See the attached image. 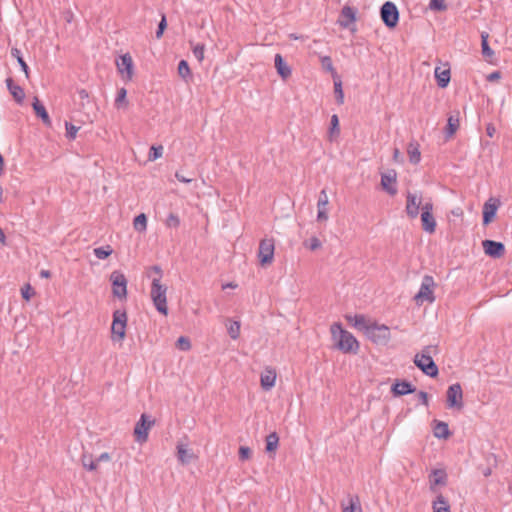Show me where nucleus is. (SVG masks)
Listing matches in <instances>:
<instances>
[{"label": "nucleus", "mask_w": 512, "mask_h": 512, "mask_svg": "<svg viewBox=\"0 0 512 512\" xmlns=\"http://www.w3.org/2000/svg\"><path fill=\"white\" fill-rule=\"evenodd\" d=\"M354 327L374 343H386L390 339V330L385 325H378L363 315L354 316Z\"/></svg>", "instance_id": "nucleus-1"}, {"label": "nucleus", "mask_w": 512, "mask_h": 512, "mask_svg": "<svg viewBox=\"0 0 512 512\" xmlns=\"http://www.w3.org/2000/svg\"><path fill=\"white\" fill-rule=\"evenodd\" d=\"M152 271H154L158 275V277L153 278L152 280L150 291L151 299L156 310L163 315H167V287L165 285H162L160 282V279L162 277V270L159 266H153Z\"/></svg>", "instance_id": "nucleus-2"}, {"label": "nucleus", "mask_w": 512, "mask_h": 512, "mask_svg": "<svg viewBox=\"0 0 512 512\" xmlns=\"http://www.w3.org/2000/svg\"><path fill=\"white\" fill-rule=\"evenodd\" d=\"M330 332L335 348L343 352H350L352 350V334L344 330L341 323H333L330 327Z\"/></svg>", "instance_id": "nucleus-3"}, {"label": "nucleus", "mask_w": 512, "mask_h": 512, "mask_svg": "<svg viewBox=\"0 0 512 512\" xmlns=\"http://www.w3.org/2000/svg\"><path fill=\"white\" fill-rule=\"evenodd\" d=\"M435 288L436 283L432 276L425 275L422 279L419 291L414 296V302L417 306H422L424 303H433L435 301Z\"/></svg>", "instance_id": "nucleus-4"}, {"label": "nucleus", "mask_w": 512, "mask_h": 512, "mask_svg": "<svg viewBox=\"0 0 512 512\" xmlns=\"http://www.w3.org/2000/svg\"><path fill=\"white\" fill-rule=\"evenodd\" d=\"M430 347H426L421 353L416 354L414 358L415 365L430 377L438 375V368L430 356Z\"/></svg>", "instance_id": "nucleus-5"}, {"label": "nucleus", "mask_w": 512, "mask_h": 512, "mask_svg": "<svg viewBox=\"0 0 512 512\" xmlns=\"http://www.w3.org/2000/svg\"><path fill=\"white\" fill-rule=\"evenodd\" d=\"M127 325V314L124 310H116L113 313V321L111 326L112 340L122 341L125 338Z\"/></svg>", "instance_id": "nucleus-6"}, {"label": "nucleus", "mask_w": 512, "mask_h": 512, "mask_svg": "<svg viewBox=\"0 0 512 512\" xmlns=\"http://www.w3.org/2000/svg\"><path fill=\"white\" fill-rule=\"evenodd\" d=\"M112 284V294L114 297L123 300L127 298V279L126 276L120 271H113L110 275Z\"/></svg>", "instance_id": "nucleus-7"}, {"label": "nucleus", "mask_w": 512, "mask_h": 512, "mask_svg": "<svg viewBox=\"0 0 512 512\" xmlns=\"http://www.w3.org/2000/svg\"><path fill=\"white\" fill-rule=\"evenodd\" d=\"M380 16L384 24L390 29L395 28L399 22L398 8L391 1H387L382 5Z\"/></svg>", "instance_id": "nucleus-8"}, {"label": "nucleus", "mask_w": 512, "mask_h": 512, "mask_svg": "<svg viewBox=\"0 0 512 512\" xmlns=\"http://www.w3.org/2000/svg\"><path fill=\"white\" fill-rule=\"evenodd\" d=\"M275 244L272 238H264L259 243L258 258L262 266L271 264L274 259Z\"/></svg>", "instance_id": "nucleus-9"}, {"label": "nucleus", "mask_w": 512, "mask_h": 512, "mask_svg": "<svg viewBox=\"0 0 512 512\" xmlns=\"http://www.w3.org/2000/svg\"><path fill=\"white\" fill-rule=\"evenodd\" d=\"M421 225L422 229L429 234H433L436 231L437 223L433 215L432 202H426L422 206Z\"/></svg>", "instance_id": "nucleus-10"}, {"label": "nucleus", "mask_w": 512, "mask_h": 512, "mask_svg": "<svg viewBox=\"0 0 512 512\" xmlns=\"http://www.w3.org/2000/svg\"><path fill=\"white\" fill-rule=\"evenodd\" d=\"M447 406L449 408H456L461 410L463 408V391L459 383H455L448 387L447 392Z\"/></svg>", "instance_id": "nucleus-11"}, {"label": "nucleus", "mask_w": 512, "mask_h": 512, "mask_svg": "<svg viewBox=\"0 0 512 512\" xmlns=\"http://www.w3.org/2000/svg\"><path fill=\"white\" fill-rule=\"evenodd\" d=\"M154 420H149L146 414H142L140 420L136 423L134 434L136 440L140 443L146 442L148 439V431L153 426Z\"/></svg>", "instance_id": "nucleus-12"}, {"label": "nucleus", "mask_w": 512, "mask_h": 512, "mask_svg": "<svg viewBox=\"0 0 512 512\" xmlns=\"http://www.w3.org/2000/svg\"><path fill=\"white\" fill-rule=\"evenodd\" d=\"M116 66L118 72L125 78V80L130 81L133 77V60L129 53L121 55L117 61Z\"/></svg>", "instance_id": "nucleus-13"}, {"label": "nucleus", "mask_w": 512, "mask_h": 512, "mask_svg": "<svg viewBox=\"0 0 512 512\" xmlns=\"http://www.w3.org/2000/svg\"><path fill=\"white\" fill-rule=\"evenodd\" d=\"M381 187L391 196L397 194V172L395 170H389L385 173H382Z\"/></svg>", "instance_id": "nucleus-14"}, {"label": "nucleus", "mask_w": 512, "mask_h": 512, "mask_svg": "<svg viewBox=\"0 0 512 512\" xmlns=\"http://www.w3.org/2000/svg\"><path fill=\"white\" fill-rule=\"evenodd\" d=\"M422 199L417 194L408 192L406 195V206L405 211L409 218L415 219L418 214L420 208L422 209Z\"/></svg>", "instance_id": "nucleus-15"}, {"label": "nucleus", "mask_w": 512, "mask_h": 512, "mask_svg": "<svg viewBox=\"0 0 512 512\" xmlns=\"http://www.w3.org/2000/svg\"><path fill=\"white\" fill-rule=\"evenodd\" d=\"M484 253L492 258H501L505 253V246L501 242L484 240L482 242Z\"/></svg>", "instance_id": "nucleus-16"}, {"label": "nucleus", "mask_w": 512, "mask_h": 512, "mask_svg": "<svg viewBox=\"0 0 512 512\" xmlns=\"http://www.w3.org/2000/svg\"><path fill=\"white\" fill-rule=\"evenodd\" d=\"M447 483V474L442 469H436L429 475V485L433 492H437L438 487L445 486Z\"/></svg>", "instance_id": "nucleus-17"}, {"label": "nucleus", "mask_w": 512, "mask_h": 512, "mask_svg": "<svg viewBox=\"0 0 512 512\" xmlns=\"http://www.w3.org/2000/svg\"><path fill=\"white\" fill-rule=\"evenodd\" d=\"M276 377L275 369L266 367L260 376V384L262 389L265 391L271 390L275 386Z\"/></svg>", "instance_id": "nucleus-18"}, {"label": "nucleus", "mask_w": 512, "mask_h": 512, "mask_svg": "<svg viewBox=\"0 0 512 512\" xmlns=\"http://www.w3.org/2000/svg\"><path fill=\"white\" fill-rule=\"evenodd\" d=\"M499 206V201L494 198H490L485 202L483 206V223L489 224L496 216V212Z\"/></svg>", "instance_id": "nucleus-19"}, {"label": "nucleus", "mask_w": 512, "mask_h": 512, "mask_svg": "<svg viewBox=\"0 0 512 512\" xmlns=\"http://www.w3.org/2000/svg\"><path fill=\"white\" fill-rule=\"evenodd\" d=\"M6 86L14 100L21 104L25 98V92L21 86L15 84L12 78L6 79Z\"/></svg>", "instance_id": "nucleus-20"}, {"label": "nucleus", "mask_w": 512, "mask_h": 512, "mask_svg": "<svg viewBox=\"0 0 512 512\" xmlns=\"http://www.w3.org/2000/svg\"><path fill=\"white\" fill-rule=\"evenodd\" d=\"M32 107L35 112V114L42 120V122L50 126L51 125V119L50 116L45 108V106L40 102V100L37 97H34L32 102Z\"/></svg>", "instance_id": "nucleus-21"}, {"label": "nucleus", "mask_w": 512, "mask_h": 512, "mask_svg": "<svg viewBox=\"0 0 512 512\" xmlns=\"http://www.w3.org/2000/svg\"><path fill=\"white\" fill-rule=\"evenodd\" d=\"M177 458L179 462L183 465H186L191 462L192 459L195 458L192 450L188 448L186 444L178 443L177 444Z\"/></svg>", "instance_id": "nucleus-22"}, {"label": "nucleus", "mask_w": 512, "mask_h": 512, "mask_svg": "<svg viewBox=\"0 0 512 512\" xmlns=\"http://www.w3.org/2000/svg\"><path fill=\"white\" fill-rule=\"evenodd\" d=\"M275 68L282 79H287L291 76V68L286 64L281 54H276L274 58Z\"/></svg>", "instance_id": "nucleus-23"}, {"label": "nucleus", "mask_w": 512, "mask_h": 512, "mask_svg": "<svg viewBox=\"0 0 512 512\" xmlns=\"http://www.w3.org/2000/svg\"><path fill=\"white\" fill-rule=\"evenodd\" d=\"M433 434L439 439H448L451 435L448 424L437 420L433 422Z\"/></svg>", "instance_id": "nucleus-24"}, {"label": "nucleus", "mask_w": 512, "mask_h": 512, "mask_svg": "<svg viewBox=\"0 0 512 512\" xmlns=\"http://www.w3.org/2000/svg\"><path fill=\"white\" fill-rule=\"evenodd\" d=\"M435 78L437 80L438 86L445 88L450 82V68L446 66L444 68L436 67Z\"/></svg>", "instance_id": "nucleus-25"}, {"label": "nucleus", "mask_w": 512, "mask_h": 512, "mask_svg": "<svg viewBox=\"0 0 512 512\" xmlns=\"http://www.w3.org/2000/svg\"><path fill=\"white\" fill-rule=\"evenodd\" d=\"M407 154L409 157V161L412 164H418L421 160V152L419 148V144L416 142H411L407 146Z\"/></svg>", "instance_id": "nucleus-26"}, {"label": "nucleus", "mask_w": 512, "mask_h": 512, "mask_svg": "<svg viewBox=\"0 0 512 512\" xmlns=\"http://www.w3.org/2000/svg\"><path fill=\"white\" fill-rule=\"evenodd\" d=\"M459 126H460V117H459V112H457L455 115H451L448 118L447 127H446V133H447L448 138L453 137V135L459 129Z\"/></svg>", "instance_id": "nucleus-27"}, {"label": "nucleus", "mask_w": 512, "mask_h": 512, "mask_svg": "<svg viewBox=\"0 0 512 512\" xmlns=\"http://www.w3.org/2000/svg\"><path fill=\"white\" fill-rule=\"evenodd\" d=\"M488 37V33L483 32L481 34L482 54L488 62L493 63L494 51L489 47Z\"/></svg>", "instance_id": "nucleus-28"}, {"label": "nucleus", "mask_w": 512, "mask_h": 512, "mask_svg": "<svg viewBox=\"0 0 512 512\" xmlns=\"http://www.w3.org/2000/svg\"><path fill=\"white\" fill-rule=\"evenodd\" d=\"M414 389L412 388V385L409 382L402 381V382H396L392 386V392L395 396H402L409 393H412Z\"/></svg>", "instance_id": "nucleus-29"}, {"label": "nucleus", "mask_w": 512, "mask_h": 512, "mask_svg": "<svg viewBox=\"0 0 512 512\" xmlns=\"http://www.w3.org/2000/svg\"><path fill=\"white\" fill-rule=\"evenodd\" d=\"M433 512H450V506L443 495H438L432 504Z\"/></svg>", "instance_id": "nucleus-30"}, {"label": "nucleus", "mask_w": 512, "mask_h": 512, "mask_svg": "<svg viewBox=\"0 0 512 512\" xmlns=\"http://www.w3.org/2000/svg\"><path fill=\"white\" fill-rule=\"evenodd\" d=\"M340 134L339 119L336 114H333L330 120V128L328 132V138L330 141H334Z\"/></svg>", "instance_id": "nucleus-31"}, {"label": "nucleus", "mask_w": 512, "mask_h": 512, "mask_svg": "<svg viewBox=\"0 0 512 512\" xmlns=\"http://www.w3.org/2000/svg\"><path fill=\"white\" fill-rule=\"evenodd\" d=\"M342 27H348L352 23V7L346 5L342 9V14L337 21Z\"/></svg>", "instance_id": "nucleus-32"}, {"label": "nucleus", "mask_w": 512, "mask_h": 512, "mask_svg": "<svg viewBox=\"0 0 512 512\" xmlns=\"http://www.w3.org/2000/svg\"><path fill=\"white\" fill-rule=\"evenodd\" d=\"M11 55L17 60L21 70L25 73L26 78L29 77V67L22 57V53L18 48L11 49Z\"/></svg>", "instance_id": "nucleus-33"}, {"label": "nucleus", "mask_w": 512, "mask_h": 512, "mask_svg": "<svg viewBox=\"0 0 512 512\" xmlns=\"http://www.w3.org/2000/svg\"><path fill=\"white\" fill-rule=\"evenodd\" d=\"M279 444V437L276 432H272L266 437V451L274 452Z\"/></svg>", "instance_id": "nucleus-34"}, {"label": "nucleus", "mask_w": 512, "mask_h": 512, "mask_svg": "<svg viewBox=\"0 0 512 512\" xmlns=\"http://www.w3.org/2000/svg\"><path fill=\"white\" fill-rule=\"evenodd\" d=\"M134 229L143 232L147 229V217L145 214L141 213L136 216L133 220Z\"/></svg>", "instance_id": "nucleus-35"}, {"label": "nucleus", "mask_w": 512, "mask_h": 512, "mask_svg": "<svg viewBox=\"0 0 512 512\" xmlns=\"http://www.w3.org/2000/svg\"><path fill=\"white\" fill-rule=\"evenodd\" d=\"M93 253L98 259L103 260V259H106L107 257H109L113 253V249L111 248L110 245H106V246L95 248L93 250Z\"/></svg>", "instance_id": "nucleus-36"}, {"label": "nucleus", "mask_w": 512, "mask_h": 512, "mask_svg": "<svg viewBox=\"0 0 512 512\" xmlns=\"http://www.w3.org/2000/svg\"><path fill=\"white\" fill-rule=\"evenodd\" d=\"M178 74L179 76L184 79L188 80L191 77V71L190 67L188 65V62L186 60H181L178 64Z\"/></svg>", "instance_id": "nucleus-37"}, {"label": "nucleus", "mask_w": 512, "mask_h": 512, "mask_svg": "<svg viewBox=\"0 0 512 512\" xmlns=\"http://www.w3.org/2000/svg\"><path fill=\"white\" fill-rule=\"evenodd\" d=\"M127 90L125 88H120L117 91V96L115 98V106L117 108H120L121 106H126L128 104L127 102Z\"/></svg>", "instance_id": "nucleus-38"}, {"label": "nucleus", "mask_w": 512, "mask_h": 512, "mask_svg": "<svg viewBox=\"0 0 512 512\" xmlns=\"http://www.w3.org/2000/svg\"><path fill=\"white\" fill-rule=\"evenodd\" d=\"M328 220V205L317 203V221L322 223Z\"/></svg>", "instance_id": "nucleus-39"}, {"label": "nucleus", "mask_w": 512, "mask_h": 512, "mask_svg": "<svg viewBox=\"0 0 512 512\" xmlns=\"http://www.w3.org/2000/svg\"><path fill=\"white\" fill-rule=\"evenodd\" d=\"M81 461H82V465L85 469H87L89 471L96 470L98 463L96 462V459L93 460L90 455H83Z\"/></svg>", "instance_id": "nucleus-40"}, {"label": "nucleus", "mask_w": 512, "mask_h": 512, "mask_svg": "<svg viewBox=\"0 0 512 512\" xmlns=\"http://www.w3.org/2000/svg\"><path fill=\"white\" fill-rule=\"evenodd\" d=\"M163 154V146L162 145H158V146H151L150 148V151H149V154H148V159L150 161H155L157 160L158 158H160Z\"/></svg>", "instance_id": "nucleus-41"}, {"label": "nucleus", "mask_w": 512, "mask_h": 512, "mask_svg": "<svg viewBox=\"0 0 512 512\" xmlns=\"http://www.w3.org/2000/svg\"><path fill=\"white\" fill-rule=\"evenodd\" d=\"M65 128H66V137L69 140H74L77 136L79 129H80V127L75 126L70 122H65Z\"/></svg>", "instance_id": "nucleus-42"}, {"label": "nucleus", "mask_w": 512, "mask_h": 512, "mask_svg": "<svg viewBox=\"0 0 512 512\" xmlns=\"http://www.w3.org/2000/svg\"><path fill=\"white\" fill-rule=\"evenodd\" d=\"M227 330L232 339H237L240 335V323L238 321L232 322Z\"/></svg>", "instance_id": "nucleus-43"}, {"label": "nucleus", "mask_w": 512, "mask_h": 512, "mask_svg": "<svg viewBox=\"0 0 512 512\" xmlns=\"http://www.w3.org/2000/svg\"><path fill=\"white\" fill-rule=\"evenodd\" d=\"M334 92H335L337 103L338 104H343L344 94H343V90H342V83H341V81H335L334 82Z\"/></svg>", "instance_id": "nucleus-44"}, {"label": "nucleus", "mask_w": 512, "mask_h": 512, "mask_svg": "<svg viewBox=\"0 0 512 512\" xmlns=\"http://www.w3.org/2000/svg\"><path fill=\"white\" fill-rule=\"evenodd\" d=\"M176 346L182 351H188L191 348V343L187 337L181 336L178 338Z\"/></svg>", "instance_id": "nucleus-45"}, {"label": "nucleus", "mask_w": 512, "mask_h": 512, "mask_svg": "<svg viewBox=\"0 0 512 512\" xmlns=\"http://www.w3.org/2000/svg\"><path fill=\"white\" fill-rule=\"evenodd\" d=\"M429 7L436 11H444L447 8L445 0H430Z\"/></svg>", "instance_id": "nucleus-46"}, {"label": "nucleus", "mask_w": 512, "mask_h": 512, "mask_svg": "<svg viewBox=\"0 0 512 512\" xmlns=\"http://www.w3.org/2000/svg\"><path fill=\"white\" fill-rule=\"evenodd\" d=\"M193 55L201 62L204 59L205 46L203 44H197L193 47Z\"/></svg>", "instance_id": "nucleus-47"}, {"label": "nucleus", "mask_w": 512, "mask_h": 512, "mask_svg": "<svg viewBox=\"0 0 512 512\" xmlns=\"http://www.w3.org/2000/svg\"><path fill=\"white\" fill-rule=\"evenodd\" d=\"M166 225L168 227L177 228L180 225L179 217L173 213H170L166 219Z\"/></svg>", "instance_id": "nucleus-48"}, {"label": "nucleus", "mask_w": 512, "mask_h": 512, "mask_svg": "<svg viewBox=\"0 0 512 512\" xmlns=\"http://www.w3.org/2000/svg\"><path fill=\"white\" fill-rule=\"evenodd\" d=\"M167 27V21L165 15H162V18L158 24V29L156 31V38L160 39L163 36L164 30Z\"/></svg>", "instance_id": "nucleus-49"}, {"label": "nucleus", "mask_w": 512, "mask_h": 512, "mask_svg": "<svg viewBox=\"0 0 512 512\" xmlns=\"http://www.w3.org/2000/svg\"><path fill=\"white\" fill-rule=\"evenodd\" d=\"M321 65L323 67V69L329 71V72H333L334 69H333V64H332V60L329 56H324L321 58Z\"/></svg>", "instance_id": "nucleus-50"}, {"label": "nucleus", "mask_w": 512, "mask_h": 512, "mask_svg": "<svg viewBox=\"0 0 512 512\" xmlns=\"http://www.w3.org/2000/svg\"><path fill=\"white\" fill-rule=\"evenodd\" d=\"M250 456H251V449L249 447L241 446L239 448V458L241 460H247L250 458Z\"/></svg>", "instance_id": "nucleus-51"}, {"label": "nucleus", "mask_w": 512, "mask_h": 512, "mask_svg": "<svg viewBox=\"0 0 512 512\" xmlns=\"http://www.w3.org/2000/svg\"><path fill=\"white\" fill-rule=\"evenodd\" d=\"M32 293H33V290L29 284H27L25 287H23L21 289L22 297L25 300H29L31 298Z\"/></svg>", "instance_id": "nucleus-52"}, {"label": "nucleus", "mask_w": 512, "mask_h": 512, "mask_svg": "<svg viewBox=\"0 0 512 512\" xmlns=\"http://www.w3.org/2000/svg\"><path fill=\"white\" fill-rule=\"evenodd\" d=\"M317 203L318 204H327L328 205L329 200H328V195H327L325 189L321 190Z\"/></svg>", "instance_id": "nucleus-53"}, {"label": "nucleus", "mask_w": 512, "mask_h": 512, "mask_svg": "<svg viewBox=\"0 0 512 512\" xmlns=\"http://www.w3.org/2000/svg\"><path fill=\"white\" fill-rule=\"evenodd\" d=\"M500 78H501V73L499 71L492 72V73L488 74L486 77V79L489 82L498 81V80H500Z\"/></svg>", "instance_id": "nucleus-54"}, {"label": "nucleus", "mask_w": 512, "mask_h": 512, "mask_svg": "<svg viewBox=\"0 0 512 512\" xmlns=\"http://www.w3.org/2000/svg\"><path fill=\"white\" fill-rule=\"evenodd\" d=\"M320 246H321V242L319 241V239H318V238H316V237H312V238L310 239L309 248H310L311 250H316V249H318Z\"/></svg>", "instance_id": "nucleus-55"}, {"label": "nucleus", "mask_w": 512, "mask_h": 512, "mask_svg": "<svg viewBox=\"0 0 512 512\" xmlns=\"http://www.w3.org/2000/svg\"><path fill=\"white\" fill-rule=\"evenodd\" d=\"M109 460H110V455H109V453H107V452H104V453L100 454V455L96 458V462H97V463L104 462V461H109Z\"/></svg>", "instance_id": "nucleus-56"}, {"label": "nucleus", "mask_w": 512, "mask_h": 512, "mask_svg": "<svg viewBox=\"0 0 512 512\" xmlns=\"http://www.w3.org/2000/svg\"><path fill=\"white\" fill-rule=\"evenodd\" d=\"M175 177L178 181L182 182V183H191L192 182V179L190 178H186L185 176H183L182 174H180L179 172H176L175 173Z\"/></svg>", "instance_id": "nucleus-57"}, {"label": "nucleus", "mask_w": 512, "mask_h": 512, "mask_svg": "<svg viewBox=\"0 0 512 512\" xmlns=\"http://www.w3.org/2000/svg\"><path fill=\"white\" fill-rule=\"evenodd\" d=\"M486 133L489 137H493L496 133V128L493 124H488L486 127Z\"/></svg>", "instance_id": "nucleus-58"}, {"label": "nucleus", "mask_w": 512, "mask_h": 512, "mask_svg": "<svg viewBox=\"0 0 512 512\" xmlns=\"http://www.w3.org/2000/svg\"><path fill=\"white\" fill-rule=\"evenodd\" d=\"M343 512H352V498H348L343 506Z\"/></svg>", "instance_id": "nucleus-59"}, {"label": "nucleus", "mask_w": 512, "mask_h": 512, "mask_svg": "<svg viewBox=\"0 0 512 512\" xmlns=\"http://www.w3.org/2000/svg\"><path fill=\"white\" fill-rule=\"evenodd\" d=\"M451 213H452L454 216L458 217V218H463V216H464V211H463V209H462V208H460V207H457V208L453 209V210L451 211Z\"/></svg>", "instance_id": "nucleus-60"}, {"label": "nucleus", "mask_w": 512, "mask_h": 512, "mask_svg": "<svg viewBox=\"0 0 512 512\" xmlns=\"http://www.w3.org/2000/svg\"><path fill=\"white\" fill-rule=\"evenodd\" d=\"M419 397H420V399H421L422 403H423L425 406H427V405H428V394H427L426 392L421 391V392L419 393Z\"/></svg>", "instance_id": "nucleus-61"}, {"label": "nucleus", "mask_w": 512, "mask_h": 512, "mask_svg": "<svg viewBox=\"0 0 512 512\" xmlns=\"http://www.w3.org/2000/svg\"><path fill=\"white\" fill-rule=\"evenodd\" d=\"M78 94H79L81 99H87L89 97V94H88V92L85 89H81L78 92Z\"/></svg>", "instance_id": "nucleus-62"}, {"label": "nucleus", "mask_w": 512, "mask_h": 512, "mask_svg": "<svg viewBox=\"0 0 512 512\" xmlns=\"http://www.w3.org/2000/svg\"><path fill=\"white\" fill-rule=\"evenodd\" d=\"M40 276L42 278H50L51 277V273L49 270H41L40 271Z\"/></svg>", "instance_id": "nucleus-63"}, {"label": "nucleus", "mask_w": 512, "mask_h": 512, "mask_svg": "<svg viewBox=\"0 0 512 512\" xmlns=\"http://www.w3.org/2000/svg\"><path fill=\"white\" fill-rule=\"evenodd\" d=\"M6 241V236L3 232V230L0 228V243L4 244Z\"/></svg>", "instance_id": "nucleus-64"}]
</instances>
